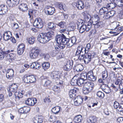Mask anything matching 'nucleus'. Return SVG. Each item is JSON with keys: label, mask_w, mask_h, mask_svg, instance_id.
<instances>
[{"label": "nucleus", "mask_w": 123, "mask_h": 123, "mask_svg": "<svg viewBox=\"0 0 123 123\" xmlns=\"http://www.w3.org/2000/svg\"><path fill=\"white\" fill-rule=\"evenodd\" d=\"M61 36H58L57 41L61 42L62 43V41H63V43L64 44H65L67 45L68 47H69L72 46L75 43L76 39L75 37H73L72 38L69 39L66 38V37L64 35L62 34L61 35Z\"/></svg>", "instance_id": "nucleus-1"}, {"label": "nucleus", "mask_w": 123, "mask_h": 123, "mask_svg": "<svg viewBox=\"0 0 123 123\" xmlns=\"http://www.w3.org/2000/svg\"><path fill=\"white\" fill-rule=\"evenodd\" d=\"M54 32L50 31L47 33H40L38 36L37 39L40 43H44L49 41L54 36Z\"/></svg>", "instance_id": "nucleus-2"}, {"label": "nucleus", "mask_w": 123, "mask_h": 123, "mask_svg": "<svg viewBox=\"0 0 123 123\" xmlns=\"http://www.w3.org/2000/svg\"><path fill=\"white\" fill-rule=\"evenodd\" d=\"M78 22L77 24L78 28L80 33H82L85 31H88L91 28L92 25L91 23L83 24V20L80 19H78Z\"/></svg>", "instance_id": "nucleus-3"}, {"label": "nucleus", "mask_w": 123, "mask_h": 123, "mask_svg": "<svg viewBox=\"0 0 123 123\" xmlns=\"http://www.w3.org/2000/svg\"><path fill=\"white\" fill-rule=\"evenodd\" d=\"M36 80L35 77L34 76H27L25 75L24 76L23 79V81L25 82L29 83H35Z\"/></svg>", "instance_id": "nucleus-4"}, {"label": "nucleus", "mask_w": 123, "mask_h": 123, "mask_svg": "<svg viewBox=\"0 0 123 123\" xmlns=\"http://www.w3.org/2000/svg\"><path fill=\"white\" fill-rule=\"evenodd\" d=\"M61 36V35H58L56 36L55 37V40L56 42V43L58 44H60L58 46H55L54 48H53V49H55L56 50L58 51V52L61 49H63L65 47V46L66 45L65 44H64L63 43V41H62V43L60 42L59 43V42L57 41V39L58 37V36Z\"/></svg>", "instance_id": "nucleus-5"}, {"label": "nucleus", "mask_w": 123, "mask_h": 123, "mask_svg": "<svg viewBox=\"0 0 123 123\" xmlns=\"http://www.w3.org/2000/svg\"><path fill=\"white\" fill-rule=\"evenodd\" d=\"M40 50L38 49L33 48L31 50L30 55L31 58L34 59L37 58L40 54Z\"/></svg>", "instance_id": "nucleus-6"}, {"label": "nucleus", "mask_w": 123, "mask_h": 123, "mask_svg": "<svg viewBox=\"0 0 123 123\" xmlns=\"http://www.w3.org/2000/svg\"><path fill=\"white\" fill-rule=\"evenodd\" d=\"M45 13L49 15H53L55 12V8L51 6H47L45 8Z\"/></svg>", "instance_id": "nucleus-7"}, {"label": "nucleus", "mask_w": 123, "mask_h": 123, "mask_svg": "<svg viewBox=\"0 0 123 123\" xmlns=\"http://www.w3.org/2000/svg\"><path fill=\"white\" fill-rule=\"evenodd\" d=\"M33 25L38 28H42L43 25L41 19L39 18H36L34 23Z\"/></svg>", "instance_id": "nucleus-8"}, {"label": "nucleus", "mask_w": 123, "mask_h": 123, "mask_svg": "<svg viewBox=\"0 0 123 123\" xmlns=\"http://www.w3.org/2000/svg\"><path fill=\"white\" fill-rule=\"evenodd\" d=\"M93 57V55H92L90 53L86 54L84 55V63L86 64H87L91 61Z\"/></svg>", "instance_id": "nucleus-9"}, {"label": "nucleus", "mask_w": 123, "mask_h": 123, "mask_svg": "<svg viewBox=\"0 0 123 123\" xmlns=\"http://www.w3.org/2000/svg\"><path fill=\"white\" fill-rule=\"evenodd\" d=\"M83 98L80 96H78L74 99V104L75 106H79L81 105L83 101Z\"/></svg>", "instance_id": "nucleus-10"}, {"label": "nucleus", "mask_w": 123, "mask_h": 123, "mask_svg": "<svg viewBox=\"0 0 123 123\" xmlns=\"http://www.w3.org/2000/svg\"><path fill=\"white\" fill-rule=\"evenodd\" d=\"M37 100L35 98H28L26 100L25 103L28 105L31 106L34 105L37 102Z\"/></svg>", "instance_id": "nucleus-11"}, {"label": "nucleus", "mask_w": 123, "mask_h": 123, "mask_svg": "<svg viewBox=\"0 0 123 123\" xmlns=\"http://www.w3.org/2000/svg\"><path fill=\"white\" fill-rule=\"evenodd\" d=\"M73 4L74 6L75 5L79 10L83 9L85 7L83 2L80 0H79L76 3H74Z\"/></svg>", "instance_id": "nucleus-12"}, {"label": "nucleus", "mask_w": 123, "mask_h": 123, "mask_svg": "<svg viewBox=\"0 0 123 123\" xmlns=\"http://www.w3.org/2000/svg\"><path fill=\"white\" fill-rule=\"evenodd\" d=\"M44 117L42 116H37L33 118L34 123H42L43 122Z\"/></svg>", "instance_id": "nucleus-13"}, {"label": "nucleus", "mask_w": 123, "mask_h": 123, "mask_svg": "<svg viewBox=\"0 0 123 123\" xmlns=\"http://www.w3.org/2000/svg\"><path fill=\"white\" fill-rule=\"evenodd\" d=\"M73 63V60H69L68 61L64 67V70L67 71L70 70L72 68Z\"/></svg>", "instance_id": "nucleus-14"}, {"label": "nucleus", "mask_w": 123, "mask_h": 123, "mask_svg": "<svg viewBox=\"0 0 123 123\" xmlns=\"http://www.w3.org/2000/svg\"><path fill=\"white\" fill-rule=\"evenodd\" d=\"M58 25L61 28L60 30V32L62 33L65 32L66 31V26L65 22L62 21L58 24Z\"/></svg>", "instance_id": "nucleus-15"}, {"label": "nucleus", "mask_w": 123, "mask_h": 123, "mask_svg": "<svg viewBox=\"0 0 123 123\" xmlns=\"http://www.w3.org/2000/svg\"><path fill=\"white\" fill-rule=\"evenodd\" d=\"M14 75V71L12 69H9L7 70L6 76L7 79L10 80L12 79Z\"/></svg>", "instance_id": "nucleus-16"}, {"label": "nucleus", "mask_w": 123, "mask_h": 123, "mask_svg": "<svg viewBox=\"0 0 123 123\" xmlns=\"http://www.w3.org/2000/svg\"><path fill=\"white\" fill-rule=\"evenodd\" d=\"M60 72L58 71L53 72L51 75V77L53 79L57 80L61 76Z\"/></svg>", "instance_id": "nucleus-17"}, {"label": "nucleus", "mask_w": 123, "mask_h": 123, "mask_svg": "<svg viewBox=\"0 0 123 123\" xmlns=\"http://www.w3.org/2000/svg\"><path fill=\"white\" fill-rule=\"evenodd\" d=\"M12 33L9 31L5 32L3 34V37L4 40L6 41H8L11 37Z\"/></svg>", "instance_id": "nucleus-18"}, {"label": "nucleus", "mask_w": 123, "mask_h": 123, "mask_svg": "<svg viewBox=\"0 0 123 123\" xmlns=\"http://www.w3.org/2000/svg\"><path fill=\"white\" fill-rule=\"evenodd\" d=\"M7 12V8L6 6L2 5L0 6V15H4Z\"/></svg>", "instance_id": "nucleus-19"}, {"label": "nucleus", "mask_w": 123, "mask_h": 123, "mask_svg": "<svg viewBox=\"0 0 123 123\" xmlns=\"http://www.w3.org/2000/svg\"><path fill=\"white\" fill-rule=\"evenodd\" d=\"M94 84L92 82L88 81L84 83V87L88 88L91 91L93 89Z\"/></svg>", "instance_id": "nucleus-20"}, {"label": "nucleus", "mask_w": 123, "mask_h": 123, "mask_svg": "<svg viewBox=\"0 0 123 123\" xmlns=\"http://www.w3.org/2000/svg\"><path fill=\"white\" fill-rule=\"evenodd\" d=\"M87 76L88 79L91 81H94L96 79V77L93 75L92 71H90L88 72Z\"/></svg>", "instance_id": "nucleus-21"}, {"label": "nucleus", "mask_w": 123, "mask_h": 123, "mask_svg": "<svg viewBox=\"0 0 123 123\" xmlns=\"http://www.w3.org/2000/svg\"><path fill=\"white\" fill-rule=\"evenodd\" d=\"M18 0H7L6 3L10 7H12L15 5H17L18 3Z\"/></svg>", "instance_id": "nucleus-22"}, {"label": "nucleus", "mask_w": 123, "mask_h": 123, "mask_svg": "<svg viewBox=\"0 0 123 123\" xmlns=\"http://www.w3.org/2000/svg\"><path fill=\"white\" fill-rule=\"evenodd\" d=\"M56 6L61 10H63L64 11L66 9L67 7L66 5L63 4L62 3L57 2L55 5Z\"/></svg>", "instance_id": "nucleus-23"}, {"label": "nucleus", "mask_w": 123, "mask_h": 123, "mask_svg": "<svg viewBox=\"0 0 123 123\" xmlns=\"http://www.w3.org/2000/svg\"><path fill=\"white\" fill-rule=\"evenodd\" d=\"M18 87L17 84H12L8 89V91H10V92H15Z\"/></svg>", "instance_id": "nucleus-24"}, {"label": "nucleus", "mask_w": 123, "mask_h": 123, "mask_svg": "<svg viewBox=\"0 0 123 123\" xmlns=\"http://www.w3.org/2000/svg\"><path fill=\"white\" fill-rule=\"evenodd\" d=\"M79 91V89L76 88L70 90L69 93L70 97L71 98L74 97L76 95V93Z\"/></svg>", "instance_id": "nucleus-25"}, {"label": "nucleus", "mask_w": 123, "mask_h": 123, "mask_svg": "<svg viewBox=\"0 0 123 123\" xmlns=\"http://www.w3.org/2000/svg\"><path fill=\"white\" fill-rule=\"evenodd\" d=\"M19 9L22 11H26L28 9L27 5L26 3H22L19 6Z\"/></svg>", "instance_id": "nucleus-26"}, {"label": "nucleus", "mask_w": 123, "mask_h": 123, "mask_svg": "<svg viewBox=\"0 0 123 123\" xmlns=\"http://www.w3.org/2000/svg\"><path fill=\"white\" fill-rule=\"evenodd\" d=\"M82 117L80 115H78L76 116L74 118L73 121L75 123H79L81 122Z\"/></svg>", "instance_id": "nucleus-27"}, {"label": "nucleus", "mask_w": 123, "mask_h": 123, "mask_svg": "<svg viewBox=\"0 0 123 123\" xmlns=\"http://www.w3.org/2000/svg\"><path fill=\"white\" fill-rule=\"evenodd\" d=\"M97 118L95 116L90 117L87 120L88 123H96L97 121Z\"/></svg>", "instance_id": "nucleus-28"}, {"label": "nucleus", "mask_w": 123, "mask_h": 123, "mask_svg": "<svg viewBox=\"0 0 123 123\" xmlns=\"http://www.w3.org/2000/svg\"><path fill=\"white\" fill-rule=\"evenodd\" d=\"M83 68V66L81 64H79L77 65L75 67H74V69L78 72H80Z\"/></svg>", "instance_id": "nucleus-29"}, {"label": "nucleus", "mask_w": 123, "mask_h": 123, "mask_svg": "<svg viewBox=\"0 0 123 123\" xmlns=\"http://www.w3.org/2000/svg\"><path fill=\"white\" fill-rule=\"evenodd\" d=\"M103 91L106 93H108L110 92V89L108 86L107 85L106 86L103 85L102 86Z\"/></svg>", "instance_id": "nucleus-30"}, {"label": "nucleus", "mask_w": 123, "mask_h": 123, "mask_svg": "<svg viewBox=\"0 0 123 123\" xmlns=\"http://www.w3.org/2000/svg\"><path fill=\"white\" fill-rule=\"evenodd\" d=\"M78 78L76 76H74L71 81V84L72 85L76 86L77 85V81Z\"/></svg>", "instance_id": "nucleus-31"}, {"label": "nucleus", "mask_w": 123, "mask_h": 123, "mask_svg": "<svg viewBox=\"0 0 123 123\" xmlns=\"http://www.w3.org/2000/svg\"><path fill=\"white\" fill-rule=\"evenodd\" d=\"M61 107L59 106H55L53 108L52 110V112L55 114H57L60 111Z\"/></svg>", "instance_id": "nucleus-32"}, {"label": "nucleus", "mask_w": 123, "mask_h": 123, "mask_svg": "<svg viewBox=\"0 0 123 123\" xmlns=\"http://www.w3.org/2000/svg\"><path fill=\"white\" fill-rule=\"evenodd\" d=\"M15 98L16 99H19L20 98H22L23 97V94L20 92H15L14 93Z\"/></svg>", "instance_id": "nucleus-33"}, {"label": "nucleus", "mask_w": 123, "mask_h": 123, "mask_svg": "<svg viewBox=\"0 0 123 123\" xmlns=\"http://www.w3.org/2000/svg\"><path fill=\"white\" fill-rule=\"evenodd\" d=\"M100 21V18L98 16L96 15H95L94 18L92 21V23L93 25Z\"/></svg>", "instance_id": "nucleus-34"}, {"label": "nucleus", "mask_w": 123, "mask_h": 123, "mask_svg": "<svg viewBox=\"0 0 123 123\" xmlns=\"http://www.w3.org/2000/svg\"><path fill=\"white\" fill-rule=\"evenodd\" d=\"M42 66L44 70H46V69L49 68L50 64L49 62H44L42 64Z\"/></svg>", "instance_id": "nucleus-35"}, {"label": "nucleus", "mask_w": 123, "mask_h": 123, "mask_svg": "<svg viewBox=\"0 0 123 123\" xmlns=\"http://www.w3.org/2000/svg\"><path fill=\"white\" fill-rule=\"evenodd\" d=\"M56 27L55 24L52 22H50L48 24V28L52 29L54 31L55 28Z\"/></svg>", "instance_id": "nucleus-36"}, {"label": "nucleus", "mask_w": 123, "mask_h": 123, "mask_svg": "<svg viewBox=\"0 0 123 123\" xmlns=\"http://www.w3.org/2000/svg\"><path fill=\"white\" fill-rule=\"evenodd\" d=\"M107 9L105 7H103L101 8L99 11V13L100 15H102L103 14H105L108 12Z\"/></svg>", "instance_id": "nucleus-37"}, {"label": "nucleus", "mask_w": 123, "mask_h": 123, "mask_svg": "<svg viewBox=\"0 0 123 123\" xmlns=\"http://www.w3.org/2000/svg\"><path fill=\"white\" fill-rule=\"evenodd\" d=\"M80 78L84 81L88 79L87 74L86 73H82L80 75Z\"/></svg>", "instance_id": "nucleus-38"}, {"label": "nucleus", "mask_w": 123, "mask_h": 123, "mask_svg": "<svg viewBox=\"0 0 123 123\" xmlns=\"http://www.w3.org/2000/svg\"><path fill=\"white\" fill-rule=\"evenodd\" d=\"M64 77L63 76H61L57 80V83L60 85H62L63 84V82L64 81Z\"/></svg>", "instance_id": "nucleus-39"}, {"label": "nucleus", "mask_w": 123, "mask_h": 123, "mask_svg": "<svg viewBox=\"0 0 123 123\" xmlns=\"http://www.w3.org/2000/svg\"><path fill=\"white\" fill-rule=\"evenodd\" d=\"M103 22L102 21H100L98 22L95 24H94V27L95 28H101L102 27L103 25Z\"/></svg>", "instance_id": "nucleus-40"}, {"label": "nucleus", "mask_w": 123, "mask_h": 123, "mask_svg": "<svg viewBox=\"0 0 123 123\" xmlns=\"http://www.w3.org/2000/svg\"><path fill=\"white\" fill-rule=\"evenodd\" d=\"M96 95L100 99H103L105 96L104 93L101 91L98 92L97 93Z\"/></svg>", "instance_id": "nucleus-41"}, {"label": "nucleus", "mask_w": 123, "mask_h": 123, "mask_svg": "<svg viewBox=\"0 0 123 123\" xmlns=\"http://www.w3.org/2000/svg\"><path fill=\"white\" fill-rule=\"evenodd\" d=\"M78 47L80 49L81 54L84 55L87 52V50L85 48H83L82 46H78Z\"/></svg>", "instance_id": "nucleus-42"}, {"label": "nucleus", "mask_w": 123, "mask_h": 123, "mask_svg": "<svg viewBox=\"0 0 123 123\" xmlns=\"http://www.w3.org/2000/svg\"><path fill=\"white\" fill-rule=\"evenodd\" d=\"M115 30L119 32L118 34L120 32L122 31L123 30V27L120 26L119 24L115 28Z\"/></svg>", "instance_id": "nucleus-43"}, {"label": "nucleus", "mask_w": 123, "mask_h": 123, "mask_svg": "<svg viewBox=\"0 0 123 123\" xmlns=\"http://www.w3.org/2000/svg\"><path fill=\"white\" fill-rule=\"evenodd\" d=\"M113 1L117 3L119 6H123V0H113Z\"/></svg>", "instance_id": "nucleus-44"}, {"label": "nucleus", "mask_w": 123, "mask_h": 123, "mask_svg": "<svg viewBox=\"0 0 123 123\" xmlns=\"http://www.w3.org/2000/svg\"><path fill=\"white\" fill-rule=\"evenodd\" d=\"M117 111L118 112H123V104H120V105L117 109Z\"/></svg>", "instance_id": "nucleus-45"}, {"label": "nucleus", "mask_w": 123, "mask_h": 123, "mask_svg": "<svg viewBox=\"0 0 123 123\" xmlns=\"http://www.w3.org/2000/svg\"><path fill=\"white\" fill-rule=\"evenodd\" d=\"M108 77V74L107 71L105 70L102 72V77L104 80H105Z\"/></svg>", "instance_id": "nucleus-46"}, {"label": "nucleus", "mask_w": 123, "mask_h": 123, "mask_svg": "<svg viewBox=\"0 0 123 123\" xmlns=\"http://www.w3.org/2000/svg\"><path fill=\"white\" fill-rule=\"evenodd\" d=\"M27 40V41L30 44H32L34 43L35 41V38L34 37H32L28 38Z\"/></svg>", "instance_id": "nucleus-47"}, {"label": "nucleus", "mask_w": 123, "mask_h": 123, "mask_svg": "<svg viewBox=\"0 0 123 123\" xmlns=\"http://www.w3.org/2000/svg\"><path fill=\"white\" fill-rule=\"evenodd\" d=\"M91 91L90 89H89L83 86V87L82 89L83 92V93L85 94H88L90 91Z\"/></svg>", "instance_id": "nucleus-48"}, {"label": "nucleus", "mask_w": 123, "mask_h": 123, "mask_svg": "<svg viewBox=\"0 0 123 123\" xmlns=\"http://www.w3.org/2000/svg\"><path fill=\"white\" fill-rule=\"evenodd\" d=\"M7 56L8 58L9 57V59H10L12 60H13L14 59L15 57V54L13 53H10Z\"/></svg>", "instance_id": "nucleus-49"}, {"label": "nucleus", "mask_w": 123, "mask_h": 123, "mask_svg": "<svg viewBox=\"0 0 123 123\" xmlns=\"http://www.w3.org/2000/svg\"><path fill=\"white\" fill-rule=\"evenodd\" d=\"M51 83V81L49 79H47L45 80L44 85L45 86H49Z\"/></svg>", "instance_id": "nucleus-50"}, {"label": "nucleus", "mask_w": 123, "mask_h": 123, "mask_svg": "<svg viewBox=\"0 0 123 123\" xmlns=\"http://www.w3.org/2000/svg\"><path fill=\"white\" fill-rule=\"evenodd\" d=\"M107 13L110 17L111 18L116 14V12L113 10H112L109 12L108 11L107 12Z\"/></svg>", "instance_id": "nucleus-51"}, {"label": "nucleus", "mask_w": 123, "mask_h": 123, "mask_svg": "<svg viewBox=\"0 0 123 123\" xmlns=\"http://www.w3.org/2000/svg\"><path fill=\"white\" fill-rule=\"evenodd\" d=\"M53 91L55 92H59L61 91L60 87L56 86H54L53 87Z\"/></svg>", "instance_id": "nucleus-52"}, {"label": "nucleus", "mask_w": 123, "mask_h": 123, "mask_svg": "<svg viewBox=\"0 0 123 123\" xmlns=\"http://www.w3.org/2000/svg\"><path fill=\"white\" fill-rule=\"evenodd\" d=\"M59 52H58V51L56 50L55 49L53 48L51 52V54L53 56H54L56 55Z\"/></svg>", "instance_id": "nucleus-53"}, {"label": "nucleus", "mask_w": 123, "mask_h": 123, "mask_svg": "<svg viewBox=\"0 0 123 123\" xmlns=\"http://www.w3.org/2000/svg\"><path fill=\"white\" fill-rule=\"evenodd\" d=\"M11 25L12 27L14 29H17L19 27L18 24L16 23H12Z\"/></svg>", "instance_id": "nucleus-54"}, {"label": "nucleus", "mask_w": 123, "mask_h": 123, "mask_svg": "<svg viewBox=\"0 0 123 123\" xmlns=\"http://www.w3.org/2000/svg\"><path fill=\"white\" fill-rule=\"evenodd\" d=\"M33 64L34 65L35 68L36 69H39V67H40V65L37 62H33Z\"/></svg>", "instance_id": "nucleus-55"}, {"label": "nucleus", "mask_w": 123, "mask_h": 123, "mask_svg": "<svg viewBox=\"0 0 123 123\" xmlns=\"http://www.w3.org/2000/svg\"><path fill=\"white\" fill-rule=\"evenodd\" d=\"M24 114H26L29 112L30 110V108L29 107L24 106Z\"/></svg>", "instance_id": "nucleus-56"}, {"label": "nucleus", "mask_w": 123, "mask_h": 123, "mask_svg": "<svg viewBox=\"0 0 123 123\" xmlns=\"http://www.w3.org/2000/svg\"><path fill=\"white\" fill-rule=\"evenodd\" d=\"M3 51L2 50L0 51V60H2L5 57Z\"/></svg>", "instance_id": "nucleus-57"}, {"label": "nucleus", "mask_w": 123, "mask_h": 123, "mask_svg": "<svg viewBox=\"0 0 123 123\" xmlns=\"http://www.w3.org/2000/svg\"><path fill=\"white\" fill-rule=\"evenodd\" d=\"M110 9H113L115 8L117 6V4L115 3L114 2L111 3H110Z\"/></svg>", "instance_id": "nucleus-58"}, {"label": "nucleus", "mask_w": 123, "mask_h": 123, "mask_svg": "<svg viewBox=\"0 0 123 123\" xmlns=\"http://www.w3.org/2000/svg\"><path fill=\"white\" fill-rule=\"evenodd\" d=\"M78 80H79L78 81H79L80 82H78V85L80 86H82L83 85V84L84 83V81L80 78H78Z\"/></svg>", "instance_id": "nucleus-59"}, {"label": "nucleus", "mask_w": 123, "mask_h": 123, "mask_svg": "<svg viewBox=\"0 0 123 123\" xmlns=\"http://www.w3.org/2000/svg\"><path fill=\"white\" fill-rule=\"evenodd\" d=\"M81 54V53L80 50V49L78 47L76 51V56L77 57H78L79 55H80Z\"/></svg>", "instance_id": "nucleus-60"}, {"label": "nucleus", "mask_w": 123, "mask_h": 123, "mask_svg": "<svg viewBox=\"0 0 123 123\" xmlns=\"http://www.w3.org/2000/svg\"><path fill=\"white\" fill-rule=\"evenodd\" d=\"M24 50L22 49H20L18 48L17 49V52L19 55H22L24 52Z\"/></svg>", "instance_id": "nucleus-61"}, {"label": "nucleus", "mask_w": 123, "mask_h": 123, "mask_svg": "<svg viewBox=\"0 0 123 123\" xmlns=\"http://www.w3.org/2000/svg\"><path fill=\"white\" fill-rule=\"evenodd\" d=\"M13 51L12 50H11V51L9 50H7L6 51L3 52V53H4L6 57V56L8 57L7 55H8L11 52H12Z\"/></svg>", "instance_id": "nucleus-62"}, {"label": "nucleus", "mask_w": 123, "mask_h": 123, "mask_svg": "<svg viewBox=\"0 0 123 123\" xmlns=\"http://www.w3.org/2000/svg\"><path fill=\"white\" fill-rule=\"evenodd\" d=\"M120 89H123V79H121L119 86Z\"/></svg>", "instance_id": "nucleus-63"}, {"label": "nucleus", "mask_w": 123, "mask_h": 123, "mask_svg": "<svg viewBox=\"0 0 123 123\" xmlns=\"http://www.w3.org/2000/svg\"><path fill=\"white\" fill-rule=\"evenodd\" d=\"M117 123H123V118L121 117L117 119Z\"/></svg>", "instance_id": "nucleus-64"}]
</instances>
